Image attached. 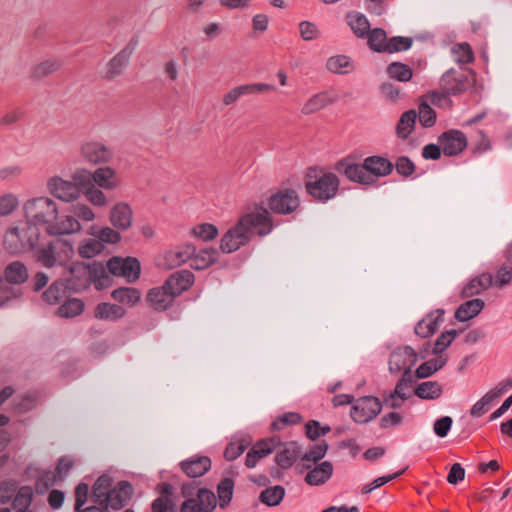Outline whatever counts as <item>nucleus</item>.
Masks as SVG:
<instances>
[{
	"instance_id": "24",
	"label": "nucleus",
	"mask_w": 512,
	"mask_h": 512,
	"mask_svg": "<svg viewBox=\"0 0 512 512\" xmlns=\"http://www.w3.org/2000/svg\"><path fill=\"white\" fill-rule=\"evenodd\" d=\"M81 151L84 158L92 164L107 163L112 158L111 151L99 142L86 143Z\"/></svg>"
},
{
	"instance_id": "57",
	"label": "nucleus",
	"mask_w": 512,
	"mask_h": 512,
	"mask_svg": "<svg viewBox=\"0 0 512 512\" xmlns=\"http://www.w3.org/2000/svg\"><path fill=\"white\" fill-rule=\"evenodd\" d=\"M191 233L203 241H212L218 236L219 230L212 223H201L193 227Z\"/></svg>"
},
{
	"instance_id": "61",
	"label": "nucleus",
	"mask_w": 512,
	"mask_h": 512,
	"mask_svg": "<svg viewBox=\"0 0 512 512\" xmlns=\"http://www.w3.org/2000/svg\"><path fill=\"white\" fill-rule=\"evenodd\" d=\"M395 389L387 393L384 391L382 394L383 401L382 404H385L387 407L391 409H399L402 407L403 403L410 397V395L406 394L403 390L399 391V394H394Z\"/></svg>"
},
{
	"instance_id": "22",
	"label": "nucleus",
	"mask_w": 512,
	"mask_h": 512,
	"mask_svg": "<svg viewBox=\"0 0 512 512\" xmlns=\"http://www.w3.org/2000/svg\"><path fill=\"white\" fill-rule=\"evenodd\" d=\"M333 463L331 461H322L314 464V467L306 473L304 481L309 486L324 485L333 475Z\"/></svg>"
},
{
	"instance_id": "26",
	"label": "nucleus",
	"mask_w": 512,
	"mask_h": 512,
	"mask_svg": "<svg viewBox=\"0 0 512 512\" xmlns=\"http://www.w3.org/2000/svg\"><path fill=\"white\" fill-rule=\"evenodd\" d=\"M147 304L155 311L163 312L168 310L173 303V299L168 296V290L164 284L160 287H153L146 294Z\"/></svg>"
},
{
	"instance_id": "8",
	"label": "nucleus",
	"mask_w": 512,
	"mask_h": 512,
	"mask_svg": "<svg viewBox=\"0 0 512 512\" xmlns=\"http://www.w3.org/2000/svg\"><path fill=\"white\" fill-rule=\"evenodd\" d=\"M382 400L377 396L366 395L355 399L350 408V417L357 424H365L376 418L382 411Z\"/></svg>"
},
{
	"instance_id": "28",
	"label": "nucleus",
	"mask_w": 512,
	"mask_h": 512,
	"mask_svg": "<svg viewBox=\"0 0 512 512\" xmlns=\"http://www.w3.org/2000/svg\"><path fill=\"white\" fill-rule=\"evenodd\" d=\"M111 298L129 308L135 307L142 298L141 290L136 287L121 286L111 292Z\"/></svg>"
},
{
	"instance_id": "62",
	"label": "nucleus",
	"mask_w": 512,
	"mask_h": 512,
	"mask_svg": "<svg viewBox=\"0 0 512 512\" xmlns=\"http://www.w3.org/2000/svg\"><path fill=\"white\" fill-rule=\"evenodd\" d=\"M396 172L404 178L411 177L416 171L415 163L408 156H399L393 163Z\"/></svg>"
},
{
	"instance_id": "54",
	"label": "nucleus",
	"mask_w": 512,
	"mask_h": 512,
	"mask_svg": "<svg viewBox=\"0 0 512 512\" xmlns=\"http://www.w3.org/2000/svg\"><path fill=\"white\" fill-rule=\"evenodd\" d=\"M451 51L457 55L456 62L461 65L471 64L475 61L474 51L471 45L467 42L453 45Z\"/></svg>"
},
{
	"instance_id": "1",
	"label": "nucleus",
	"mask_w": 512,
	"mask_h": 512,
	"mask_svg": "<svg viewBox=\"0 0 512 512\" xmlns=\"http://www.w3.org/2000/svg\"><path fill=\"white\" fill-rule=\"evenodd\" d=\"M236 224L229 228L221 238L220 250L230 254L247 245L257 234L264 237L274 229V218L264 206V202H251L245 206Z\"/></svg>"
},
{
	"instance_id": "11",
	"label": "nucleus",
	"mask_w": 512,
	"mask_h": 512,
	"mask_svg": "<svg viewBox=\"0 0 512 512\" xmlns=\"http://www.w3.org/2000/svg\"><path fill=\"white\" fill-rule=\"evenodd\" d=\"M334 168L339 174L345 176L349 181L363 186H368L366 172L363 169V162L357 163L355 156L350 154L341 158L336 162Z\"/></svg>"
},
{
	"instance_id": "52",
	"label": "nucleus",
	"mask_w": 512,
	"mask_h": 512,
	"mask_svg": "<svg viewBox=\"0 0 512 512\" xmlns=\"http://www.w3.org/2000/svg\"><path fill=\"white\" fill-rule=\"evenodd\" d=\"M329 450V444L326 440H321L319 443L311 445L309 450L302 455V460L318 464L326 456Z\"/></svg>"
},
{
	"instance_id": "19",
	"label": "nucleus",
	"mask_w": 512,
	"mask_h": 512,
	"mask_svg": "<svg viewBox=\"0 0 512 512\" xmlns=\"http://www.w3.org/2000/svg\"><path fill=\"white\" fill-rule=\"evenodd\" d=\"M134 494V486L128 480H120L115 486L108 492L107 497L109 498L113 510H121L128 505Z\"/></svg>"
},
{
	"instance_id": "38",
	"label": "nucleus",
	"mask_w": 512,
	"mask_h": 512,
	"mask_svg": "<svg viewBox=\"0 0 512 512\" xmlns=\"http://www.w3.org/2000/svg\"><path fill=\"white\" fill-rule=\"evenodd\" d=\"M235 481L231 477H223L217 484V496L220 509L225 510L231 504Z\"/></svg>"
},
{
	"instance_id": "56",
	"label": "nucleus",
	"mask_w": 512,
	"mask_h": 512,
	"mask_svg": "<svg viewBox=\"0 0 512 512\" xmlns=\"http://www.w3.org/2000/svg\"><path fill=\"white\" fill-rule=\"evenodd\" d=\"M90 235L96 237L104 246L105 244H117L121 241L122 236L120 232L115 228L102 227L97 232H89Z\"/></svg>"
},
{
	"instance_id": "20",
	"label": "nucleus",
	"mask_w": 512,
	"mask_h": 512,
	"mask_svg": "<svg viewBox=\"0 0 512 512\" xmlns=\"http://www.w3.org/2000/svg\"><path fill=\"white\" fill-rule=\"evenodd\" d=\"M133 211L131 206L126 202L116 203L109 215V220L114 228L119 231H126L131 227Z\"/></svg>"
},
{
	"instance_id": "50",
	"label": "nucleus",
	"mask_w": 512,
	"mask_h": 512,
	"mask_svg": "<svg viewBox=\"0 0 512 512\" xmlns=\"http://www.w3.org/2000/svg\"><path fill=\"white\" fill-rule=\"evenodd\" d=\"M419 113L418 118L420 124L424 128H430L435 125L437 120V114L436 111L431 107V105L427 102L425 99V96H423L419 101Z\"/></svg>"
},
{
	"instance_id": "45",
	"label": "nucleus",
	"mask_w": 512,
	"mask_h": 512,
	"mask_svg": "<svg viewBox=\"0 0 512 512\" xmlns=\"http://www.w3.org/2000/svg\"><path fill=\"white\" fill-rule=\"evenodd\" d=\"M413 38L405 36H393L386 40L385 46L381 47L383 53H397L407 51L412 47Z\"/></svg>"
},
{
	"instance_id": "29",
	"label": "nucleus",
	"mask_w": 512,
	"mask_h": 512,
	"mask_svg": "<svg viewBox=\"0 0 512 512\" xmlns=\"http://www.w3.org/2000/svg\"><path fill=\"white\" fill-rule=\"evenodd\" d=\"M81 224L75 216L66 215L59 223H49L46 227V233L50 236H61L79 232Z\"/></svg>"
},
{
	"instance_id": "2",
	"label": "nucleus",
	"mask_w": 512,
	"mask_h": 512,
	"mask_svg": "<svg viewBox=\"0 0 512 512\" xmlns=\"http://www.w3.org/2000/svg\"><path fill=\"white\" fill-rule=\"evenodd\" d=\"M317 170V166L307 169L305 173V189L307 194L313 199L326 203L337 195L340 179L332 172H324L320 177H317Z\"/></svg>"
},
{
	"instance_id": "5",
	"label": "nucleus",
	"mask_w": 512,
	"mask_h": 512,
	"mask_svg": "<svg viewBox=\"0 0 512 512\" xmlns=\"http://www.w3.org/2000/svg\"><path fill=\"white\" fill-rule=\"evenodd\" d=\"M27 219L26 225L48 224L57 219L58 208L56 203L48 197L29 199L23 207Z\"/></svg>"
},
{
	"instance_id": "18",
	"label": "nucleus",
	"mask_w": 512,
	"mask_h": 512,
	"mask_svg": "<svg viewBox=\"0 0 512 512\" xmlns=\"http://www.w3.org/2000/svg\"><path fill=\"white\" fill-rule=\"evenodd\" d=\"M445 310L437 308L429 312L423 319L417 322L414 333L421 338H429L436 333L440 323L443 322Z\"/></svg>"
},
{
	"instance_id": "44",
	"label": "nucleus",
	"mask_w": 512,
	"mask_h": 512,
	"mask_svg": "<svg viewBox=\"0 0 512 512\" xmlns=\"http://www.w3.org/2000/svg\"><path fill=\"white\" fill-rule=\"evenodd\" d=\"M387 74L390 78L399 82H408L413 77V69L405 63L394 61L387 66Z\"/></svg>"
},
{
	"instance_id": "63",
	"label": "nucleus",
	"mask_w": 512,
	"mask_h": 512,
	"mask_svg": "<svg viewBox=\"0 0 512 512\" xmlns=\"http://www.w3.org/2000/svg\"><path fill=\"white\" fill-rule=\"evenodd\" d=\"M487 290L480 278L473 277L461 290L460 297L469 299Z\"/></svg>"
},
{
	"instance_id": "43",
	"label": "nucleus",
	"mask_w": 512,
	"mask_h": 512,
	"mask_svg": "<svg viewBox=\"0 0 512 512\" xmlns=\"http://www.w3.org/2000/svg\"><path fill=\"white\" fill-rule=\"evenodd\" d=\"M285 494L286 490L281 485L267 487L260 492L259 501L268 507H275L280 505L285 497Z\"/></svg>"
},
{
	"instance_id": "59",
	"label": "nucleus",
	"mask_w": 512,
	"mask_h": 512,
	"mask_svg": "<svg viewBox=\"0 0 512 512\" xmlns=\"http://www.w3.org/2000/svg\"><path fill=\"white\" fill-rule=\"evenodd\" d=\"M56 475L50 470L43 471L35 481V492L38 495L46 494L56 481Z\"/></svg>"
},
{
	"instance_id": "35",
	"label": "nucleus",
	"mask_w": 512,
	"mask_h": 512,
	"mask_svg": "<svg viewBox=\"0 0 512 512\" xmlns=\"http://www.w3.org/2000/svg\"><path fill=\"white\" fill-rule=\"evenodd\" d=\"M413 394L422 400H436L443 394V388L437 381H424L416 384Z\"/></svg>"
},
{
	"instance_id": "27",
	"label": "nucleus",
	"mask_w": 512,
	"mask_h": 512,
	"mask_svg": "<svg viewBox=\"0 0 512 512\" xmlns=\"http://www.w3.org/2000/svg\"><path fill=\"white\" fill-rule=\"evenodd\" d=\"M127 310L119 304L100 302L94 308V317L100 320L118 321L124 318Z\"/></svg>"
},
{
	"instance_id": "58",
	"label": "nucleus",
	"mask_w": 512,
	"mask_h": 512,
	"mask_svg": "<svg viewBox=\"0 0 512 512\" xmlns=\"http://www.w3.org/2000/svg\"><path fill=\"white\" fill-rule=\"evenodd\" d=\"M113 485V477L109 474L100 475L97 480L92 485L91 495L98 496H107L108 492L112 490Z\"/></svg>"
},
{
	"instance_id": "55",
	"label": "nucleus",
	"mask_w": 512,
	"mask_h": 512,
	"mask_svg": "<svg viewBox=\"0 0 512 512\" xmlns=\"http://www.w3.org/2000/svg\"><path fill=\"white\" fill-rule=\"evenodd\" d=\"M37 261L41 262L46 268L54 267L59 260L56 257L55 246L49 242L45 247H41L36 253Z\"/></svg>"
},
{
	"instance_id": "4",
	"label": "nucleus",
	"mask_w": 512,
	"mask_h": 512,
	"mask_svg": "<svg viewBox=\"0 0 512 512\" xmlns=\"http://www.w3.org/2000/svg\"><path fill=\"white\" fill-rule=\"evenodd\" d=\"M40 238V230L35 225L26 228L11 227L4 236V247L11 254H19L26 249L34 250Z\"/></svg>"
},
{
	"instance_id": "47",
	"label": "nucleus",
	"mask_w": 512,
	"mask_h": 512,
	"mask_svg": "<svg viewBox=\"0 0 512 512\" xmlns=\"http://www.w3.org/2000/svg\"><path fill=\"white\" fill-rule=\"evenodd\" d=\"M105 249V246L95 238H88L83 240L78 247V254L83 259H91L100 255Z\"/></svg>"
},
{
	"instance_id": "37",
	"label": "nucleus",
	"mask_w": 512,
	"mask_h": 512,
	"mask_svg": "<svg viewBox=\"0 0 512 512\" xmlns=\"http://www.w3.org/2000/svg\"><path fill=\"white\" fill-rule=\"evenodd\" d=\"M346 20L356 37H366L371 25L364 14L357 11H350L346 14Z\"/></svg>"
},
{
	"instance_id": "14",
	"label": "nucleus",
	"mask_w": 512,
	"mask_h": 512,
	"mask_svg": "<svg viewBox=\"0 0 512 512\" xmlns=\"http://www.w3.org/2000/svg\"><path fill=\"white\" fill-rule=\"evenodd\" d=\"M418 361V354L412 346L405 345L397 347L389 355V372L398 374L403 368L415 366Z\"/></svg>"
},
{
	"instance_id": "51",
	"label": "nucleus",
	"mask_w": 512,
	"mask_h": 512,
	"mask_svg": "<svg viewBox=\"0 0 512 512\" xmlns=\"http://www.w3.org/2000/svg\"><path fill=\"white\" fill-rule=\"evenodd\" d=\"M72 183L76 186V190H78V195L81 193H85L90 188H93V175L87 169H77L72 174Z\"/></svg>"
},
{
	"instance_id": "7",
	"label": "nucleus",
	"mask_w": 512,
	"mask_h": 512,
	"mask_svg": "<svg viewBox=\"0 0 512 512\" xmlns=\"http://www.w3.org/2000/svg\"><path fill=\"white\" fill-rule=\"evenodd\" d=\"M106 268L111 275L123 277L129 284L137 282L141 276V263L133 256H112L107 260Z\"/></svg>"
},
{
	"instance_id": "21",
	"label": "nucleus",
	"mask_w": 512,
	"mask_h": 512,
	"mask_svg": "<svg viewBox=\"0 0 512 512\" xmlns=\"http://www.w3.org/2000/svg\"><path fill=\"white\" fill-rule=\"evenodd\" d=\"M338 95L329 90H324L314 94L303 105L301 112L304 115H310L318 112L319 110L337 102Z\"/></svg>"
},
{
	"instance_id": "9",
	"label": "nucleus",
	"mask_w": 512,
	"mask_h": 512,
	"mask_svg": "<svg viewBox=\"0 0 512 512\" xmlns=\"http://www.w3.org/2000/svg\"><path fill=\"white\" fill-rule=\"evenodd\" d=\"M363 169L366 172L368 186H374L381 177L389 176L394 170V164L381 155H372L364 158Z\"/></svg>"
},
{
	"instance_id": "25",
	"label": "nucleus",
	"mask_w": 512,
	"mask_h": 512,
	"mask_svg": "<svg viewBox=\"0 0 512 512\" xmlns=\"http://www.w3.org/2000/svg\"><path fill=\"white\" fill-rule=\"evenodd\" d=\"M485 308V301L481 298L469 299L460 304L455 312L454 318L458 322H467L477 317Z\"/></svg>"
},
{
	"instance_id": "15",
	"label": "nucleus",
	"mask_w": 512,
	"mask_h": 512,
	"mask_svg": "<svg viewBox=\"0 0 512 512\" xmlns=\"http://www.w3.org/2000/svg\"><path fill=\"white\" fill-rule=\"evenodd\" d=\"M470 85L466 74L458 73L454 68L447 70L440 79L442 89H447V94L460 95L467 91Z\"/></svg>"
},
{
	"instance_id": "53",
	"label": "nucleus",
	"mask_w": 512,
	"mask_h": 512,
	"mask_svg": "<svg viewBox=\"0 0 512 512\" xmlns=\"http://www.w3.org/2000/svg\"><path fill=\"white\" fill-rule=\"evenodd\" d=\"M366 37L367 44L373 52L383 53L380 48L385 46L387 40V34L383 28H374L369 30Z\"/></svg>"
},
{
	"instance_id": "40",
	"label": "nucleus",
	"mask_w": 512,
	"mask_h": 512,
	"mask_svg": "<svg viewBox=\"0 0 512 512\" xmlns=\"http://www.w3.org/2000/svg\"><path fill=\"white\" fill-rule=\"evenodd\" d=\"M447 360V356H437L436 358L421 363L415 370V377L417 379H426L433 376L446 365Z\"/></svg>"
},
{
	"instance_id": "34",
	"label": "nucleus",
	"mask_w": 512,
	"mask_h": 512,
	"mask_svg": "<svg viewBox=\"0 0 512 512\" xmlns=\"http://www.w3.org/2000/svg\"><path fill=\"white\" fill-rule=\"evenodd\" d=\"M94 185L106 190H112L118 186L116 172L109 166L99 167L93 173Z\"/></svg>"
},
{
	"instance_id": "31",
	"label": "nucleus",
	"mask_w": 512,
	"mask_h": 512,
	"mask_svg": "<svg viewBox=\"0 0 512 512\" xmlns=\"http://www.w3.org/2000/svg\"><path fill=\"white\" fill-rule=\"evenodd\" d=\"M218 258L219 251L216 248H203L190 258V267L197 271L205 270L216 263Z\"/></svg>"
},
{
	"instance_id": "36",
	"label": "nucleus",
	"mask_w": 512,
	"mask_h": 512,
	"mask_svg": "<svg viewBox=\"0 0 512 512\" xmlns=\"http://www.w3.org/2000/svg\"><path fill=\"white\" fill-rule=\"evenodd\" d=\"M418 114L415 109H409L403 112L396 125V135L400 139H407L414 131Z\"/></svg>"
},
{
	"instance_id": "48",
	"label": "nucleus",
	"mask_w": 512,
	"mask_h": 512,
	"mask_svg": "<svg viewBox=\"0 0 512 512\" xmlns=\"http://www.w3.org/2000/svg\"><path fill=\"white\" fill-rule=\"evenodd\" d=\"M194 500L197 501L203 512H214L217 507V497L215 493L207 488L201 487L196 492Z\"/></svg>"
},
{
	"instance_id": "42",
	"label": "nucleus",
	"mask_w": 512,
	"mask_h": 512,
	"mask_svg": "<svg viewBox=\"0 0 512 512\" xmlns=\"http://www.w3.org/2000/svg\"><path fill=\"white\" fill-rule=\"evenodd\" d=\"M33 493L34 490L31 486H21L12 501L13 509L16 512H32L29 508L33 501Z\"/></svg>"
},
{
	"instance_id": "49",
	"label": "nucleus",
	"mask_w": 512,
	"mask_h": 512,
	"mask_svg": "<svg viewBox=\"0 0 512 512\" xmlns=\"http://www.w3.org/2000/svg\"><path fill=\"white\" fill-rule=\"evenodd\" d=\"M94 282L93 285L96 290L102 291L109 288L113 284V279L109 276L106 265L100 261H94Z\"/></svg>"
},
{
	"instance_id": "41",
	"label": "nucleus",
	"mask_w": 512,
	"mask_h": 512,
	"mask_svg": "<svg viewBox=\"0 0 512 512\" xmlns=\"http://www.w3.org/2000/svg\"><path fill=\"white\" fill-rule=\"evenodd\" d=\"M273 452V447L261 440H258L247 452L245 458V466L249 469L254 468L258 461L270 455Z\"/></svg>"
},
{
	"instance_id": "64",
	"label": "nucleus",
	"mask_w": 512,
	"mask_h": 512,
	"mask_svg": "<svg viewBox=\"0 0 512 512\" xmlns=\"http://www.w3.org/2000/svg\"><path fill=\"white\" fill-rule=\"evenodd\" d=\"M351 64L350 58L346 55L332 56L328 59L326 67L332 73L345 74L344 68L349 67Z\"/></svg>"
},
{
	"instance_id": "16",
	"label": "nucleus",
	"mask_w": 512,
	"mask_h": 512,
	"mask_svg": "<svg viewBox=\"0 0 512 512\" xmlns=\"http://www.w3.org/2000/svg\"><path fill=\"white\" fill-rule=\"evenodd\" d=\"M49 192L59 200L73 202L80 196L72 181L62 179L60 176H53L47 183Z\"/></svg>"
},
{
	"instance_id": "17",
	"label": "nucleus",
	"mask_w": 512,
	"mask_h": 512,
	"mask_svg": "<svg viewBox=\"0 0 512 512\" xmlns=\"http://www.w3.org/2000/svg\"><path fill=\"white\" fill-rule=\"evenodd\" d=\"M182 472L189 478H199L211 470L212 461L208 456L195 455L179 463Z\"/></svg>"
},
{
	"instance_id": "6",
	"label": "nucleus",
	"mask_w": 512,
	"mask_h": 512,
	"mask_svg": "<svg viewBox=\"0 0 512 512\" xmlns=\"http://www.w3.org/2000/svg\"><path fill=\"white\" fill-rule=\"evenodd\" d=\"M268 212L278 215H289L295 212L301 204L297 191L293 188H280L267 198Z\"/></svg>"
},
{
	"instance_id": "32",
	"label": "nucleus",
	"mask_w": 512,
	"mask_h": 512,
	"mask_svg": "<svg viewBox=\"0 0 512 512\" xmlns=\"http://www.w3.org/2000/svg\"><path fill=\"white\" fill-rule=\"evenodd\" d=\"M8 284L21 285L25 283L28 278V269L21 261L10 262L4 269V276H2Z\"/></svg>"
},
{
	"instance_id": "3",
	"label": "nucleus",
	"mask_w": 512,
	"mask_h": 512,
	"mask_svg": "<svg viewBox=\"0 0 512 512\" xmlns=\"http://www.w3.org/2000/svg\"><path fill=\"white\" fill-rule=\"evenodd\" d=\"M62 278L70 289V292L81 293L88 290L94 282V261H72L66 265Z\"/></svg>"
},
{
	"instance_id": "30",
	"label": "nucleus",
	"mask_w": 512,
	"mask_h": 512,
	"mask_svg": "<svg viewBox=\"0 0 512 512\" xmlns=\"http://www.w3.org/2000/svg\"><path fill=\"white\" fill-rule=\"evenodd\" d=\"M69 287L62 277L55 280L50 286L42 293V299L50 305H55L61 302L63 298L69 296Z\"/></svg>"
},
{
	"instance_id": "23",
	"label": "nucleus",
	"mask_w": 512,
	"mask_h": 512,
	"mask_svg": "<svg viewBox=\"0 0 512 512\" xmlns=\"http://www.w3.org/2000/svg\"><path fill=\"white\" fill-rule=\"evenodd\" d=\"M283 447L276 453L274 460L280 468L289 469L299 459L302 448L297 441L285 442Z\"/></svg>"
},
{
	"instance_id": "10",
	"label": "nucleus",
	"mask_w": 512,
	"mask_h": 512,
	"mask_svg": "<svg viewBox=\"0 0 512 512\" xmlns=\"http://www.w3.org/2000/svg\"><path fill=\"white\" fill-rule=\"evenodd\" d=\"M138 43L139 38L137 35H134L126 44V46L109 60L107 64L105 79L112 80L122 73L123 69L128 64L131 55L138 46Z\"/></svg>"
},
{
	"instance_id": "46",
	"label": "nucleus",
	"mask_w": 512,
	"mask_h": 512,
	"mask_svg": "<svg viewBox=\"0 0 512 512\" xmlns=\"http://www.w3.org/2000/svg\"><path fill=\"white\" fill-rule=\"evenodd\" d=\"M159 496L151 503L152 512H166L167 497L172 496L173 486L169 482H160L156 486Z\"/></svg>"
},
{
	"instance_id": "12",
	"label": "nucleus",
	"mask_w": 512,
	"mask_h": 512,
	"mask_svg": "<svg viewBox=\"0 0 512 512\" xmlns=\"http://www.w3.org/2000/svg\"><path fill=\"white\" fill-rule=\"evenodd\" d=\"M438 142L443 149V154L448 157L459 155L468 145L465 133L458 129L444 131L438 137Z\"/></svg>"
},
{
	"instance_id": "13",
	"label": "nucleus",
	"mask_w": 512,
	"mask_h": 512,
	"mask_svg": "<svg viewBox=\"0 0 512 512\" xmlns=\"http://www.w3.org/2000/svg\"><path fill=\"white\" fill-rule=\"evenodd\" d=\"M195 282V275L187 269L175 271L164 281V288L172 299L189 290Z\"/></svg>"
},
{
	"instance_id": "60",
	"label": "nucleus",
	"mask_w": 512,
	"mask_h": 512,
	"mask_svg": "<svg viewBox=\"0 0 512 512\" xmlns=\"http://www.w3.org/2000/svg\"><path fill=\"white\" fill-rule=\"evenodd\" d=\"M60 68V63L57 61H43L33 68L31 78L39 80L49 74L57 71Z\"/></svg>"
},
{
	"instance_id": "33",
	"label": "nucleus",
	"mask_w": 512,
	"mask_h": 512,
	"mask_svg": "<svg viewBox=\"0 0 512 512\" xmlns=\"http://www.w3.org/2000/svg\"><path fill=\"white\" fill-rule=\"evenodd\" d=\"M196 247L193 244H186L183 249L167 251L164 260L168 269H172L186 263L195 254Z\"/></svg>"
},
{
	"instance_id": "39",
	"label": "nucleus",
	"mask_w": 512,
	"mask_h": 512,
	"mask_svg": "<svg viewBox=\"0 0 512 512\" xmlns=\"http://www.w3.org/2000/svg\"><path fill=\"white\" fill-rule=\"evenodd\" d=\"M85 309V302L80 298H71L70 295L58 307L56 315L61 318H74L83 313Z\"/></svg>"
}]
</instances>
